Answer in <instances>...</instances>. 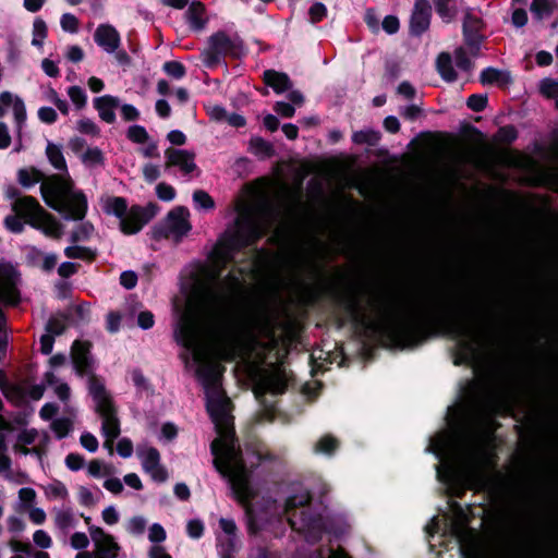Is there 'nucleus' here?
<instances>
[{
	"instance_id": "nucleus-1",
	"label": "nucleus",
	"mask_w": 558,
	"mask_h": 558,
	"mask_svg": "<svg viewBox=\"0 0 558 558\" xmlns=\"http://www.w3.org/2000/svg\"><path fill=\"white\" fill-rule=\"evenodd\" d=\"M238 286L215 288L205 296L193 293L175 330L177 340L187 350V365L203 381L207 411L217 437L211 444L216 469L229 480L236 499L246 505L252 497L248 472L259 457L242 456L233 432L230 400L225 396L219 377L220 360L240 359L257 368L265 361L268 345L242 330L235 308Z\"/></svg>"
},
{
	"instance_id": "nucleus-2",
	"label": "nucleus",
	"mask_w": 558,
	"mask_h": 558,
	"mask_svg": "<svg viewBox=\"0 0 558 558\" xmlns=\"http://www.w3.org/2000/svg\"><path fill=\"white\" fill-rule=\"evenodd\" d=\"M235 210L238 211V217L234 229L216 247L213 265L202 271L194 293L205 296L211 289L220 287L226 289L233 282H236L235 308L239 310L242 281L234 275H229L225 280L220 281L218 279L220 275L219 265L229 258L231 250L254 242L282 217L280 210L275 209L268 203L266 193L259 184L246 189L244 194L238 199ZM279 223H282V220H279Z\"/></svg>"
},
{
	"instance_id": "nucleus-3",
	"label": "nucleus",
	"mask_w": 558,
	"mask_h": 558,
	"mask_svg": "<svg viewBox=\"0 0 558 558\" xmlns=\"http://www.w3.org/2000/svg\"><path fill=\"white\" fill-rule=\"evenodd\" d=\"M429 450L440 460L437 476L451 495L461 497L468 488L484 486L492 465L485 440L461 444L458 432L451 429L432 438Z\"/></svg>"
},
{
	"instance_id": "nucleus-4",
	"label": "nucleus",
	"mask_w": 558,
	"mask_h": 558,
	"mask_svg": "<svg viewBox=\"0 0 558 558\" xmlns=\"http://www.w3.org/2000/svg\"><path fill=\"white\" fill-rule=\"evenodd\" d=\"M21 185L29 187L41 181L40 190L44 201L66 218L81 220L87 210V199L81 191L73 190V182L68 174L51 175L43 179V173L35 168H23L17 172Z\"/></svg>"
},
{
	"instance_id": "nucleus-5",
	"label": "nucleus",
	"mask_w": 558,
	"mask_h": 558,
	"mask_svg": "<svg viewBox=\"0 0 558 558\" xmlns=\"http://www.w3.org/2000/svg\"><path fill=\"white\" fill-rule=\"evenodd\" d=\"M89 393L94 399L96 412L101 418V432L105 437L104 446L112 453L113 441L120 434V422L117 417L112 398L105 389L102 381L94 376L89 378Z\"/></svg>"
},
{
	"instance_id": "nucleus-6",
	"label": "nucleus",
	"mask_w": 558,
	"mask_h": 558,
	"mask_svg": "<svg viewBox=\"0 0 558 558\" xmlns=\"http://www.w3.org/2000/svg\"><path fill=\"white\" fill-rule=\"evenodd\" d=\"M450 508L453 514L452 533L460 543L461 554L464 558H485L478 535L466 527L468 515L464 510L457 504Z\"/></svg>"
},
{
	"instance_id": "nucleus-7",
	"label": "nucleus",
	"mask_w": 558,
	"mask_h": 558,
	"mask_svg": "<svg viewBox=\"0 0 558 558\" xmlns=\"http://www.w3.org/2000/svg\"><path fill=\"white\" fill-rule=\"evenodd\" d=\"M459 338V354L462 361L473 363L480 355L483 339L477 325L469 318H460L452 325Z\"/></svg>"
},
{
	"instance_id": "nucleus-8",
	"label": "nucleus",
	"mask_w": 558,
	"mask_h": 558,
	"mask_svg": "<svg viewBox=\"0 0 558 558\" xmlns=\"http://www.w3.org/2000/svg\"><path fill=\"white\" fill-rule=\"evenodd\" d=\"M20 275L13 265L0 263V305L13 306L20 301L19 291ZM5 326V316L0 308V332Z\"/></svg>"
},
{
	"instance_id": "nucleus-9",
	"label": "nucleus",
	"mask_w": 558,
	"mask_h": 558,
	"mask_svg": "<svg viewBox=\"0 0 558 558\" xmlns=\"http://www.w3.org/2000/svg\"><path fill=\"white\" fill-rule=\"evenodd\" d=\"M289 375L280 364H271L258 371L255 379V395L259 397L266 392L282 393L288 385Z\"/></svg>"
},
{
	"instance_id": "nucleus-10",
	"label": "nucleus",
	"mask_w": 558,
	"mask_h": 558,
	"mask_svg": "<svg viewBox=\"0 0 558 558\" xmlns=\"http://www.w3.org/2000/svg\"><path fill=\"white\" fill-rule=\"evenodd\" d=\"M454 62L457 71L452 68L450 54L441 53L437 59V69L441 77L448 82L458 78L459 72L469 73L472 68L471 60L466 57L464 47H460L454 51Z\"/></svg>"
},
{
	"instance_id": "nucleus-11",
	"label": "nucleus",
	"mask_w": 558,
	"mask_h": 558,
	"mask_svg": "<svg viewBox=\"0 0 558 558\" xmlns=\"http://www.w3.org/2000/svg\"><path fill=\"white\" fill-rule=\"evenodd\" d=\"M156 214L154 205L146 207H128L125 214L120 220V229L124 234L137 233Z\"/></svg>"
},
{
	"instance_id": "nucleus-12",
	"label": "nucleus",
	"mask_w": 558,
	"mask_h": 558,
	"mask_svg": "<svg viewBox=\"0 0 558 558\" xmlns=\"http://www.w3.org/2000/svg\"><path fill=\"white\" fill-rule=\"evenodd\" d=\"M88 533L96 558H118L121 547L111 534L97 525H89Z\"/></svg>"
},
{
	"instance_id": "nucleus-13",
	"label": "nucleus",
	"mask_w": 558,
	"mask_h": 558,
	"mask_svg": "<svg viewBox=\"0 0 558 558\" xmlns=\"http://www.w3.org/2000/svg\"><path fill=\"white\" fill-rule=\"evenodd\" d=\"M142 468L150 478L158 483H163L168 478V472L160 462V453L156 448L142 447L137 451Z\"/></svg>"
},
{
	"instance_id": "nucleus-14",
	"label": "nucleus",
	"mask_w": 558,
	"mask_h": 558,
	"mask_svg": "<svg viewBox=\"0 0 558 558\" xmlns=\"http://www.w3.org/2000/svg\"><path fill=\"white\" fill-rule=\"evenodd\" d=\"M189 218L190 213L186 208L177 207L172 209L165 220L166 236L179 240L186 235L191 230Z\"/></svg>"
},
{
	"instance_id": "nucleus-15",
	"label": "nucleus",
	"mask_w": 558,
	"mask_h": 558,
	"mask_svg": "<svg viewBox=\"0 0 558 558\" xmlns=\"http://www.w3.org/2000/svg\"><path fill=\"white\" fill-rule=\"evenodd\" d=\"M47 442V436L35 429H25L20 433L14 446L15 451L22 454L35 453L40 456Z\"/></svg>"
},
{
	"instance_id": "nucleus-16",
	"label": "nucleus",
	"mask_w": 558,
	"mask_h": 558,
	"mask_svg": "<svg viewBox=\"0 0 558 558\" xmlns=\"http://www.w3.org/2000/svg\"><path fill=\"white\" fill-rule=\"evenodd\" d=\"M166 168L178 167L184 174L196 170L194 155L187 150L169 148L165 151Z\"/></svg>"
},
{
	"instance_id": "nucleus-17",
	"label": "nucleus",
	"mask_w": 558,
	"mask_h": 558,
	"mask_svg": "<svg viewBox=\"0 0 558 558\" xmlns=\"http://www.w3.org/2000/svg\"><path fill=\"white\" fill-rule=\"evenodd\" d=\"M94 108L97 110L99 118L106 123L116 121V110L120 107L118 97L104 95L93 100Z\"/></svg>"
},
{
	"instance_id": "nucleus-18",
	"label": "nucleus",
	"mask_w": 558,
	"mask_h": 558,
	"mask_svg": "<svg viewBox=\"0 0 558 558\" xmlns=\"http://www.w3.org/2000/svg\"><path fill=\"white\" fill-rule=\"evenodd\" d=\"M29 225L40 230L45 235L58 239L62 234L61 226L58 220L47 213L45 209L34 219L29 220Z\"/></svg>"
},
{
	"instance_id": "nucleus-19",
	"label": "nucleus",
	"mask_w": 558,
	"mask_h": 558,
	"mask_svg": "<svg viewBox=\"0 0 558 558\" xmlns=\"http://www.w3.org/2000/svg\"><path fill=\"white\" fill-rule=\"evenodd\" d=\"M430 7L427 0H417L411 17V31L421 34L429 26Z\"/></svg>"
},
{
	"instance_id": "nucleus-20",
	"label": "nucleus",
	"mask_w": 558,
	"mask_h": 558,
	"mask_svg": "<svg viewBox=\"0 0 558 558\" xmlns=\"http://www.w3.org/2000/svg\"><path fill=\"white\" fill-rule=\"evenodd\" d=\"M95 41L107 52H113L120 45V36L111 25H99L95 32Z\"/></svg>"
},
{
	"instance_id": "nucleus-21",
	"label": "nucleus",
	"mask_w": 558,
	"mask_h": 558,
	"mask_svg": "<svg viewBox=\"0 0 558 558\" xmlns=\"http://www.w3.org/2000/svg\"><path fill=\"white\" fill-rule=\"evenodd\" d=\"M13 210L15 214L25 219V221L29 225V220L34 219L41 213L44 209L40 207L38 202L31 196H24L16 199L13 205Z\"/></svg>"
},
{
	"instance_id": "nucleus-22",
	"label": "nucleus",
	"mask_w": 558,
	"mask_h": 558,
	"mask_svg": "<svg viewBox=\"0 0 558 558\" xmlns=\"http://www.w3.org/2000/svg\"><path fill=\"white\" fill-rule=\"evenodd\" d=\"M88 351L89 343L83 341H75L72 347V360L76 372L80 375L87 373L88 369Z\"/></svg>"
},
{
	"instance_id": "nucleus-23",
	"label": "nucleus",
	"mask_w": 558,
	"mask_h": 558,
	"mask_svg": "<svg viewBox=\"0 0 558 558\" xmlns=\"http://www.w3.org/2000/svg\"><path fill=\"white\" fill-rule=\"evenodd\" d=\"M100 206L104 213L113 215L121 220L128 208V203L123 197L105 196L100 199Z\"/></svg>"
},
{
	"instance_id": "nucleus-24",
	"label": "nucleus",
	"mask_w": 558,
	"mask_h": 558,
	"mask_svg": "<svg viewBox=\"0 0 558 558\" xmlns=\"http://www.w3.org/2000/svg\"><path fill=\"white\" fill-rule=\"evenodd\" d=\"M265 83L270 86L277 94L288 90L291 86L287 74L274 70L265 71Z\"/></svg>"
},
{
	"instance_id": "nucleus-25",
	"label": "nucleus",
	"mask_w": 558,
	"mask_h": 558,
	"mask_svg": "<svg viewBox=\"0 0 558 558\" xmlns=\"http://www.w3.org/2000/svg\"><path fill=\"white\" fill-rule=\"evenodd\" d=\"M186 17L193 29H201L206 22L204 5L201 2H193L186 11Z\"/></svg>"
},
{
	"instance_id": "nucleus-26",
	"label": "nucleus",
	"mask_w": 558,
	"mask_h": 558,
	"mask_svg": "<svg viewBox=\"0 0 558 558\" xmlns=\"http://www.w3.org/2000/svg\"><path fill=\"white\" fill-rule=\"evenodd\" d=\"M46 156L49 162L58 170L66 172V162L60 145L48 142L46 147Z\"/></svg>"
},
{
	"instance_id": "nucleus-27",
	"label": "nucleus",
	"mask_w": 558,
	"mask_h": 558,
	"mask_svg": "<svg viewBox=\"0 0 558 558\" xmlns=\"http://www.w3.org/2000/svg\"><path fill=\"white\" fill-rule=\"evenodd\" d=\"M248 149L253 155L260 159L268 158L274 154L272 146L260 137L252 138L248 144Z\"/></svg>"
},
{
	"instance_id": "nucleus-28",
	"label": "nucleus",
	"mask_w": 558,
	"mask_h": 558,
	"mask_svg": "<svg viewBox=\"0 0 558 558\" xmlns=\"http://www.w3.org/2000/svg\"><path fill=\"white\" fill-rule=\"evenodd\" d=\"M48 28L44 20L40 17L35 19L32 31V45L41 48L47 37Z\"/></svg>"
},
{
	"instance_id": "nucleus-29",
	"label": "nucleus",
	"mask_w": 558,
	"mask_h": 558,
	"mask_svg": "<svg viewBox=\"0 0 558 558\" xmlns=\"http://www.w3.org/2000/svg\"><path fill=\"white\" fill-rule=\"evenodd\" d=\"M434 4L437 13L444 21L449 22L452 20L456 14L453 0H434Z\"/></svg>"
},
{
	"instance_id": "nucleus-30",
	"label": "nucleus",
	"mask_w": 558,
	"mask_h": 558,
	"mask_svg": "<svg viewBox=\"0 0 558 558\" xmlns=\"http://www.w3.org/2000/svg\"><path fill=\"white\" fill-rule=\"evenodd\" d=\"M553 4L551 0H533L531 4V12L537 20H542L550 15Z\"/></svg>"
},
{
	"instance_id": "nucleus-31",
	"label": "nucleus",
	"mask_w": 558,
	"mask_h": 558,
	"mask_svg": "<svg viewBox=\"0 0 558 558\" xmlns=\"http://www.w3.org/2000/svg\"><path fill=\"white\" fill-rule=\"evenodd\" d=\"M87 472L93 477H106L113 473V468L99 460H93L87 466Z\"/></svg>"
},
{
	"instance_id": "nucleus-32",
	"label": "nucleus",
	"mask_w": 558,
	"mask_h": 558,
	"mask_svg": "<svg viewBox=\"0 0 558 558\" xmlns=\"http://www.w3.org/2000/svg\"><path fill=\"white\" fill-rule=\"evenodd\" d=\"M33 543L37 548L41 550H47L53 545L52 537L45 530H36L33 533Z\"/></svg>"
},
{
	"instance_id": "nucleus-33",
	"label": "nucleus",
	"mask_w": 558,
	"mask_h": 558,
	"mask_svg": "<svg viewBox=\"0 0 558 558\" xmlns=\"http://www.w3.org/2000/svg\"><path fill=\"white\" fill-rule=\"evenodd\" d=\"M378 133L373 130H362L354 132L352 140L356 144H369L374 145L378 141Z\"/></svg>"
},
{
	"instance_id": "nucleus-34",
	"label": "nucleus",
	"mask_w": 558,
	"mask_h": 558,
	"mask_svg": "<svg viewBox=\"0 0 558 558\" xmlns=\"http://www.w3.org/2000/svg\"><path fill=\"white\" fill-rule=\"evenodd\" d=\"M68 96L77 109H82L86 106L87 96L80 86L69 87Z\"/></svg>"
},
{
	"instance_id": "nucleus-35",
	"label": "nucleus",
	"mask_w": 558,
	"mask_h": 558,
	"mask_svg": "<svg viewBox=\"0 0 558 558\" xmlns=\"http://www.w3.org/2000/svg\"><path fill=\"white\" fill-rule=\"evenodd\" d=\"M45 97L48 101L52 102L62 114L69 113L68 102L64 99L60 98L58 93L53 88H48L45 92Z\"/></svg>"
},
{
	"instance_id": "nucleus-36",
	"label": "nucleus",
	"mask_w": 558,
	"mask_h": 558,
	"mask_svg": "<svg viewBox=\"0 0 558 558\" xmlns=\"http://www.w3.org/2000/svg\"><path fill=\"white\" fill-rule=\"evenodd\" d=\"M51 428L59 438L65 437L72 429L70 418H57L51 423Z\"/></svg>"
},
{
	"instance_id": "nucleus-37",
	"label": "nucleus",
	"mask_w": 558,
	"mask_h": 558,
	"mask_svg": "<svg viewBox=\"0 0 558 558\" xmlns=\"http://www.w3.org/2000/svg\"><path fill=\"white\" fill-rule=\"evenodd\" d=\"M128 138L134 143H145L148 140V133L141 125H132L128 130Z\"/></svg>"
},
{
	"instance_id": "nucleus-38",
	"label": "nucleus",
	"mask_w": 558,
	"mask_h": 558,
	"mask_svg": "<svg viewBox=\"0 0 558 558\" xmlns=\"http://www.w3.org/2000/svg\"><path fill=\"white\" fill-rule=\"evenodd\" d=\"M193 201L202 209H211L215 206L214 199L204 191L194 192Z\"/></svg>"
},
{
	"instance_id": "nucleus-39",
	"label": "nucleus",
	"mask_w": 558,
	"mask_h": 558,
	"mask_svg": "<svg viewBox=\"0 0 558 558\" xmlns=\"http://www.w3.org/2000/svg\"><path fill=\"white\" fill-rule=\"evenodd\" d=\"M76 130L83 134L88 135H97L99 133V129L96 123L88 118L80 119L76 122Z\"/></svg>"
},
{
	"instance_id": "nucleus-40",
	"label": "nucleus",
	"mask_w": 558,
	"mask_h": 558,
	"mask_svg": "<svg viewBox=\"0 0 558 558\" xmlns=\"http://www.w3.org/2000/svg\"><path fill=\"white\" fill-rule=\"evenodd\" d=\"M54 523L57 527L61 530H66L73 526L74 519L70 511L62 510L56 514Z\"/></svg>"
},
{
	"instance_id": "nucleus-41",
	"label": "nucleus",
	"mask_w": 558,
	"mask_h": 558,
	"mask_svg": "<svg viewBox=\"0 0 558 558\" xmlns=\"http://www.w3.org/2000/svg\"><path fill=\"white\" fill-rule=\"evenodd\" d=\"M146 520L143 517H133L128 521L126 530L133 535H141L145 531Z\"/></svg>"
},
{
	"instance_id": "nucleus-42",
	"label": "nucleus",
	"mask_w": 558,
	"mask_h": 558,
	"mask_svg": "<svg viewBox=\"0 0 558 558\" xmlns=\"http://www.w3.org/2000/svg\"><path fill=\"white\" fill-rule=\"evenodd\" d=\"M70 545L72 548L81 551H85L84 549L87 548L89 545V539L87 534L83 532H75L70 537Z\"/></svg>"
},
{
	"instance_id": "nucleus-43",
	"label": "nucleus",
	"mask_w": 558,
	"mask_h": 558,
	"mask_svg": "<svg viewBox=\"0 0 558 558\" xmlns=\"http://www.w3.org/2000/svg\"><path fill=\"white\" fill-rule=\"evenodd\" d=\"M166 537H167L166 531L160 524L154 523L149 527L148 538L155 545H159L160 543H162L166 539Z\"/></svg>"
},
{
	"instance_id": "nucleus-44",
	"label": "nucleus",
	"mask_w": 558,
	"mask_h": 558,
	"mask_svg": "<svg viewBox=\"0 0 558 558\" xmlns=\"http://www.w3.org/2000/svg\"><path fill=\"white\" fill-rule=\"evenodd\" d=\"M60 25L64 32L76 33L78 29V20L71 13L61 16Z\"/></svg>"
},
{
	"instance_id": "nucleus-45",
	"label": "nucleus",
	"mask_w": 558,
	"mask_h": 558,
	"mask_svg": "<svg viewBox=\"0 0 558 558\" xmlns=\"http://www.w3.org/2000/svg\"><path fill=\"white\" fill-rule=\"evenodd\" d=\"M9 547L15 555H29L32 551V546L28 542H23L16 538L9 541Z\"/></svg>"
},
{
	"instance_id": "nucleus-46",
	"label": "nucleus",
	"mask_w": 558,
	"mask_h": 558,
	"mask_svg": "<svg viewBox=\"0 0 558 558\" xmlns=\"http://www.w3.org/2000/svg\"><path fill=\"white\" fill-rule=\"evenodd\" d=\"M308 14L312 23L320 22L327 15V8L323 3L316 2L310 8Z\"/></svg>"
},
{
	"instance_id": "nucleus-47",
	"label": "nucleus",
	"mask_w": 558,
	"mask_h": 558,
	"mask_svg": "<svg viewBox=\"0 0 558 558\" xmlns=\"http://www.w3.org/2000/svg\"><path fill=\"white\" fill-rule=\"evenodd\" d=\"M338 446V441L331 436L323 437L316 445V451L331 453Z\"/></svg>"
},
{
	"instance_id": "nucleus-48",
	"label": "nucleus",
	"mask_w": 558,
	"mask_h": 558,
	"mask_svg": "<svg viewBox=\"0 0 558 558\" xmlns=\"http://www.w3.org/2000/svg\"><path fill=\"white\" fill-rule=\"evenodd\" d=\"M101 519L107 525H114L120 520V514L114 506H108L101 511Z\"/></svg>"
},
{
	"instance_id": "nucleus-49",
	"label": "nucleus",
	"mask_w": 558,
	"mask_h": 558,
	"mask_svg": "<svg viewBox=\"0 0 558 558\" xmlns=\"http://www.w3.org/2000/svg\"><path fill=\"white\" fill-rule=\"evenodd\" d=\"M163 70L168 75L173 76L175 78H181L185 74L184 66L177 61L166 62L163 65Z\"/></svg>"
},
{
	"instance_id": "nucleus-50",
	"label": "nucleus",
	"mask_w": 558,
	"mask_h": 558,
	"mask_svg": "<svg viewBox=\"0 0 558 558\" xmlns=\"http://www.w3.org/2000/svg\"><path fill=\"white\" fill-rule=\"evenodd\" d=\"M502 78V73L496 69L488 68L481 74V82L483 84L499 83Z\"/></svg>"
},
{
	"instance_id": "nucleus-51",
	"label": "nucleus",
	"mask_w": 558,
	"mask_h": 558,
	"mask_svg": "<svg viewBox=\"0 0 558 558\" xmlns=\"http://www.w3.org/2000/svg\"><path fill=\"white\" fill-rule=\"evenodd\" d=\"M156 194L161 201L170 202L175 197L174 189L167 183H159L156 186Z\"/></svg>"
},
{
	"instance_id": "nucleus-52",
	"label": "nucleus",
	"mask_w": 558,
	"mask_h": 558,
	"mask_svg": "<svg viewBox=\"0 0 558 558\" xmlns=\"http://www.w3.org/2000/svg\"><path fill=\"white\" fill-rule=\"evenodd\" d=\"M541 92L543 95L547 97H556L558 96V82L546 78L541 83Z\"/></svg>"
},
{
	"instance_id": "nucleus-53",
	"label": "nucleus",
	"mask_w": 558,
	"mask_h": 558,
	"mask_svg": "<svg viewBox=\"0 0 558 558\" xmlns=\"http://www.w3.org/2000/svg\"><path fill=\"white\" fill-rule=\"evenodd\" d=\"M310 501L307 492H302L300 495L289 498L286 502V510L289 511L298 506H304Z\"/></svg>"
},
{
	"instance_id": "nucleus-54",
	"label": "nucleus",
	"mask_w": 558,
	"mask_h": 558,
	"mask_svg": "<svg viewBox=\"0 0 558 558\" xmlns=\"http://www.w3.org/2000/svg\"><path fill=\"white\" fill-rule=\"evenodd\" d=\"M83 161L88 165H99L102 162V154L98 148H89L85 151Z\"/></svg>"
},
{
	"instance_id": "nucleus-55",
	"label": "nucleus",
	"mask_w": 558,
	"mask_h": 558,
	"mask_svg": "<svg viewBox=\"0 0 558 558\" xmlns=\"http://www.w3.org/2000/svg\"><path fill=\"white\" fill-rule=\"evenodd\" d=\"M38 118L41 122L51 124L57 121L58 114L50 107H41L38 109Z\"/></svg>"
},
{
	"instance_id": "nucleus-56",
	"label": "nucleus",
	"mask_w": 558,
	"mask_h": 558,
	"mask_svg": "<svg viewBox=\"0 0 558 558\" xmlns=\"http://www.w3.org/2000/svg\"><path fill=\"white\" fill-rule=\"evenodd\" d=\"M65 328L63 317H52L47 324V331L52 335H60Z\"/></svg>"
},
{
	"instance_id": "nucleus-57",
	"label": "nucleus",
	"mask_w": 558,
	"mask_h": 558,
	"mask_svg": "<svg viewBox=\"0 0 558 558\" xmlns=\"http://www.w3.org/2000/svg\"><path fill=\"white\" fill-rule=\"evenodd\" d=\"M81 445L88 451L95 452L98 449V440L90 433H83L81 436Z\"/></svg>"
},
{
	"instance_id": "nucleus-58",
	"label": "nucleus",
	"mask_w": 558,
	"mask_h": 558,
	"mask_svg": "<svg viewBox=\"0 0 558 558\" xmlns=\"http://www.w3.org/2000/svg\"><path fill=\"white\" fill-rule=\"evenodd\" d=\"M65 465L71 471H78L84 465V458L77 453H70L65 458Z\"/></svg>"
},
{
	"instance_id": "nucleus-59",
	"label": "nucleus",
	"mask_w": 558,
	"mask_h": 558,
	"mask_svg": "<svg viewBox=\"0 0 558 558\" xmlns=\"http://www.w3.org/2000/svg\"><path fill=\"white\" fill-rule=\"evenodd\" d=\"M117 452L123 457L129 458L133 453V444L128 438H121L117 444Z\"/></svg>"
},
{
	"instance_id": "nucleus-60",
	"label": "nucleus",
	"mask_w": 558,
	"mask_h": 558,
	"mask_svg": "<svg viewBox=\"0 0 558 558\" xmlns=\"http://www.w3.org/2000/svg\"><path fill=\"white\" fill-rule=\"evenodd\" d=\"M143 175L147 182L151 183L160 177V169L156 165L147 163L143 168Z\"/></svg>"
},
{
	"instance_id": "nucleus-61",
	"label": "nucleus",
	"mask_w": 558,
	"mask_h": 558,
	"mask_svg": "<svg viewBox=\"0 0 558 558\" xmlns=\"http://www.w3.org/2000/svg\"><path fill=\"white\" fill-rule=\"evenodd\" d=\"M104 487L114 495H119L123 492V484L118 477H110L104 482Z\"/></svg>"
},
{
	"instance_id": "nucleus-62",
	"label": "nucleus",
	"mask_w": 558,
	"mask_h": 558,
	"mask_svg": "<svg viewBox=\"0 0 558 558\" xmlns=\"http://www.w3.org/2000/svg\"><path fill=\"white\" fill-rule=\"evenodd\" d=\"M487 102V98L483 95H472L468 99V106L474 111H482Z\"/></svg>"
},
{
	"instance_id": "nucleus-63",
	"label": "nucleus",
	"mask_w": 558,
	"mask_h": 558,
	"mask_svg": "<svg viewBox=\"0 0 558 558\" xmlns=\"http://www.w3.org/2000/svg\"><path fill=\"white\" fill-rule=\"evenodd\" d=\"M125 121H135L140 117L138 110L132 105H122L119 107Z\"/></svg>"
},
{
	"instance_id": "nucleus-64",
	"label": "nucleus",
	"mask_w": 558,
	"mask_h": 558,
	"mask_svg": "<svg viewBox=\"0 0 558 558\" xmlns=\"http://www.w3.org/2000/svg\"><path fill=\"white\" fill-rule=\"evenodd\" d=\"M5 227L12 232H21L23 230V222L20 219V216H8L4 219Z\"/></svg>"
}]
</instances>
